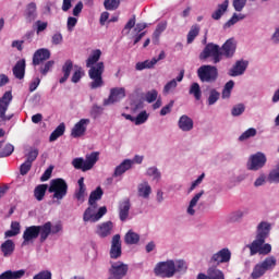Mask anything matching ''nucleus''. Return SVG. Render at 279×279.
Returning a JSON list of instances; mask_svg holds the SVG:
<instances>
[{"label":"nucleus","mask_w":279,"mask_h":279,"mask_svg":"<svg viewBox=\"0 0 279 279\" xmlns=\"http://www.w3.org/2000/svg\"><path fill=\"white\" fill-rule=\"evenodd\" d=\"M101 58V50L96 49L93 50L92 54L86 60V66L88 70V76L93 80V82L89 84V88L92 90H95L97 88H101L104 86V71L106 70V66L104 65V62H99V59Z\"/></svg>","instance_id":"f257e3e1"},{"label":"nucleus","mask_w":279,"mask_h":279,"mask_svg":"<svg viewBox=\"0 0 279 279\" xmlns=\"http://www.w3.org/2000/svg\"><path fill=\"white\" fill-rule=\"evenodd\" d=\"M270 230L271 226L267 222H260L258 225L256 239L248 245L251 256H254L258 253L267 255L271 252V244H265V239L269 236Z\"/></svg>","instance_id":"f03ea898"},{"label":"nucleus","mask_w":279,"mask_h":279,"mask_svg":"<svg viewBox=\"0 0 279 279\" xmlns=\"http://www.w3.org/2000/svg\"><path fill=\"white\" fill-rule=\"evenodd\" d=\"M49 232H50V227L49 225H41V226H31L26 227V229L23 232L22 239V245H28L32 243V241H36L39 236L40 243H45L47 239H49Z\"/></svg>","instance_id":"7ed1b4c3"},{"label":"nucleus","mask_w":279,"mask_h":279,"mask_svg":"<svg viewBox=\"0 0 279 279\" xmlns=\"http://www.w3.org/2000/svg\"><path fill=\"white\" fill-rule=\"evenodd\" d=\"M197 77L203 84H215L219 78V70L215 65H202L197 69Z\"/></svg>","instance_id":"20e7f679"},{"label":"nucleus","mask_w":279,"mask_h":279,"mask_svg":"<svg viewBox=\"0 0 279 279\" xmlns=\"http://www.w3.org/2000/svg\"><path fill=\"white\" fill-rule=\"evenodd\" d=\"M48 192L53 193V199H64L69 193V184L62 178L51 180Z\"/></svg>","instance_id":"39448f33"},{"label":"nucleus","mask_w":279,"mask_h":279,"mask_svg":"<svg viewBox=\"0 0 279 279\" xmlns=\"http://www.w3.org/2000/svg\"><path fill=\"white\" fill-rule=\"evenodd\" d=\"M208 58H211L214 64H219L221 62V47L213 43L207 44L199 53V60L206 61Z\"/></svg>","instance_id":"423d86ee"},{"label":"nucleus","mask_w":279,"mask_h":279,"mask_svg":"<svg viewBox=\"0 0 279 279\" xmlns=\"http://www.w3.org/2000/svg\"><path fill=\"white\" fill-rule=\"evenodd\" d=\"M97 206L98 205H89V207L85 209L83 214V221H85V223H87V221L97 223V221H99V219H101V217L108 213V208L106 206L100 207L96 213Z\"/></svg>","instance_id":"0eeeda50"},{"label":"nucleus","mask_w":279,"mask_h":279,"mask_svg":"<svg viewBox=\"0 0 279 279\" xmlns=\"http://www.w3.org/2000/svg\"><path fill=\"white\" fill-rule=\"evenodd\" d=\"M130 271V266L123 262H111V266L108 270V279H124Z\"/></svg>","instance_id":"6e6552de"},{"label":"nucleus","mask_w":279,"mask_h":279,"mask_svg":"<svg viewBox=\"0 0 279 279\" xmlns=\"http://www.w3.org/2000/svg\"><path fill=\"white\" fill-rule=\"evenodd\" d=\"M155 274L156 276H160V278H173V276H175V262L171 259L167 262H160L155 267Z\"/></svg>","instance_id":"1a4fd4ad"},{"label":"nucleus","mask_w":279,"mask_h":279,"mask_svg":"<svg viewBox=\"0 0 279 279\" xmlns=\"http://www.w3.org/2000/svg\"><path fill=\"white\" fill-rule=\"evenodd\" d=\"M12 92H5L0 98V125L5 123L7 121H11L12 114L7 116L8 109L10 108V104H12Z\"/></svg>","instance_id":"9d476101"},{"label":"nucleus","mask_w":279,"mask_h":279,"mask_svg":"<svg viewBox=\"0 0 279 279\" xmlns=\"http://www.w3.org/2000/svg\"><path fill=\"white\" fill-rule=\"evenodd\" d=\"M267 165V156L264 153L257 151L250 156L246 167L248 171H259Z\"/></svg>","instance_id":"9b49d317"},{"label":"nucleus","mask_w":279,"mask_h":279,"mask_svg":"<svg viewBox=\"0 0 279 279\" xmlns=\"http://www.w3.org/2000/svg\"><path fill=\"white\" fill-rule=\"evenodd\" d=\"M231 258H232V253L230 252V250L222 248L211 256L209 263L210 265H216V267H219V265L223 263H230Z\"/></svg>","instance_id":"f8f14e48"},{"label":"nucleus","mask_w":279,"mask_h":279,"mask_svg":"<svg viewBox=\"0 0 279 279\" xmlns=\"http://www.w3.org/2000/svg\"><path fill=\"white\" fill-rule=\"evenodd\" d=\"M23 16L26 23H34L38 19V4L36 2L27 3L23 11Z\"/></svg>","instance_id":"ddd939ff"},{"label":"nucleus","mask_w":279,"mask_h":279,"mask_svg":"<svg viewBox=\"0 0 279 279\" xmlns=\"http://www.w3.org/2000/svg\"><path fill=\"white\" fill-rule=\"evenodd\" d=\"M125 97V88L116 87L110 89V95L108 99L104 100V106H110L112 104H117V101H121Z\"/></svg>","instance_id":"4468645a"},{"label":"nucleus","mask_w":279,"mask_h":279,"mask_svg":"<svg viewBox=\"0 0 279 279\" xmlns=\"http://www.w3.org/2000/svg\"><path fill=\"white\" fill-rule=\"evenodd\" d=\"M90 125V119H81L72 129L71 136L73 138H80L86 134V130Z\"/></svg>","instance_id":"2eb2a0df"},{"label":"nucleus","mask_w":279,"mask_h":279,"mask_svg":"<svg viewBox=\"0 0 279 279\" xmlns=\"http://www.w3.org/2000/svg\"><path fill=\"white\" fill-rule=\"evenodd\" d=\"M51 58V51L47 48H41L35 51L33 54V66H40L46 60Z\"/></svg>","instance_id":"dca6fc26"},{"label":"nucleus","mask_w":279,"mask_h":279,"mask_svg":"<svg viewBox=\"0 0 279 279\" xmlns=\"http://www.w3.org/2000/svg\"><path fill=\"white\" fill-rule=\"evenodd\" d=\"M235 52H236V43H234V39L230 38L220 48L221 60L223 58H232Z\"/></svg>","instance_id":"f3484780"},{"label":"nucleus","mask_w":279,"mask_h":279,"mask_svg":"<svg viewBox=\"0 0 279 279\" xmlns=\"http://www.w3.org/2000/svg\"><path fill=\"white\" fill-rule=\"evenodd\" d=\"M250 62L245 60H239L229 70L228 75L230 77H239V75H243L245 71H247Z\"/></svg>","instance_id":"a211bd4d"},{"label":"nucleus","mask_w":279,"mask_h":279,"mask_svg":"<svg viewBox=\"0 0 279 279\" xmlns=\"http://www.w3.org/2000/svg\"><path fill=\"white\" fill-rule=\"evenodd\" d=\"M121 235L116 234L111 240L110 258L117 260V258H121Z\"/></svg>","instance_id":"6ab92c4d"},{"label":"nucleus","mask_w":279,"mask_h":279,"mask_svg":"<svg viewBox=\"0 0 279 279\" xmlns=\"http://www.w3.org/2000/svg\"><path fill=\"white\" fill-rule=\"evenodd\" d=\"M114 228V225L112 221H106L97 226L96 228V234L100 236V239H106V236H110L112 234V229Z\"/></svg>","instance_id":"aec40b11"},{"label":"nucleus","mask_w":279,"mask_h":279,"mask_svg":"<svg viewBox=\"0 0 279 279\" xmlns=\"http://www.w3.org/2000/svg\"><path fill=\"white\" fill-rule=\"evenodd\" d=\"M132 205L130 204V198H125L119 205V218L122 221H126L128 217H130V208Z\"/></svg>","instance_id":"412c9836"},{"label":"nucleus","mask_w":279,"mask_h":279,"mask_svg":"<svg viewBox=\"0 0 279 279\" xmlns=\"http://www.w3.org/2000/svg\"><path fill=\"white\" fill-rule=\"evenodd\" d=\"M193 119H191L189 116L183 114L180 117L178 122L179 130L182 132H191V130H193Z\"/></svg>","instance_id":"4be33fe9"},{"label":"nucleus","mask_w":279,"mask_h":279,"mask_svg":"<svg viewBox=\"0 0 279 279\" xmlns=\"http://www.w3.org/2000/svg\"><path fill=\"white\" fill-rule=\"evenodd\" d=\"M14 250H16V244H14V241L12 240H7L0 245V251L4 258L12 256L14 254Z\"/></svg>","instance_id":"5701e85b"},{"label":"nucleus","mask_w":279,"mask_h":279,"mask_svg":"<svg viewBox=\"0 0 279 279\" xmlns=\"http://www.w3.org/2000/svg\"><path fill=\"white\" fill-rule=\"evenodd\" d=\"M25 59L19 60L13 66V75L16 80L25 78Z\"/></svg>","instance_id":"b1692460"},{"label":"nucleus","mask_w":279,"mask_h":279,"mask_svg":"<svg viewBox=\"0 0 279 279\" xmlns=\"http://www.w3.org/2000/svg\"><path fill=\"white\" fill-rule=\"evenodd\" d=\"M99 161V151H93L90 154H87L85 156V166L84 169H87V171H90L95 165Z\"/></svg>","instance_id":"393cba45"},{"label":"nucleus","mask_w":279,"mask_h":279,"mask_svg":"<svg viewBox=\"0 0 279 279\" xmlns=\"http://www.w3.org/2000/svg\"><path fill=\"white\" fill-rule=\"evenodd\" d=\"M63 76L59 80L60 84H64L69 77H71V71H73V61L71 59L66 60L61 68Z\"/></svg>","instance_id":"a878e982"},{"label":"nucleus","mask_w":279,"mask_h":279,"mask_svg":"<svg viewBox=\"0 0 279 279\" xmlns=\"http://www.w3.org/2000/svg\"><path fill=\"white\" fill-rule=\"evenodd\" d=\"M137 195L144 199H149V195H151V185H149L147 181L140 183L137 186Z\"/></svg>","instance_id":"bb28decb"},{"label":"nucleus","mask_w":279,"mask_h":279,"mask_svg":"<svg viewBox=\"0 0 279 279\" xmlns=\"http://www.w3.org/2000/svg\"><path fill=\"white\" fill-rule=\"evenodd\" d=\"M130 169H132V160L125 159L114 169L113 178H119L120 175H123V173H125V171H130Z\"/></svg>","instance_id":"cd10ccee"},{"label":"nucleus","mask_w":279,"mask_h":279,"mask_svg":"<svg viewBox=\"0 0 279 279\" xmlns=\"http://www.w3.org/2000/svg\"><path fill=\"white\" fill-rule=\"evenodd\" d=\"M25 277V269L5 270L0 275V279H21Z\"/></svg>","instance_id":"c85d7f7f"},{"label":"nucleus","mask_w":279,"mask_h":279,"mask_svg":"<svg viewBox=\"0 0 279 279\" xmlns=\"http://www.w3.org/2000/svg\"><path fill=\"white\" fill-rule=\"evenodd\" d=\"M101 197H104V190H101V186H98L89 194L88 206H97V202H99Z\"/></svg>","instance_id":"c756f323"},{"label":"nucleus","mask_w":279,"mask_h":279,"mask_svg":"<svg viewBox=\"0 0 279 279\" xmlns=\"http://www.w3.org/2000/svg\"><path fill=\"white\" fill-rule=\"evenodd\" d=\"M228 5H230L229 0H225L223 3L218 4V9L211 14V19H214V21H219V19L228 12Z\"/></svg>","instance_id":"7c9ffc66"},{"label":"nucleus","mask_w":279,"mask_h":279,"mask_svg":"<svg viewBox=\"0 0 279 279\" xmlns=\"http://www.w3.org/2000/svg\"><path fill=\"white\" fill-rule=\"evenodd\" d=\"M207 279H226L223 271L217 268V265H213L207 269Z\"/></svg>","instance_id":"2f4dec72"},{"label":"nucleus","mask_w":279,"mask_h":279,"mask_svg":"<svg viewBox=\"0 0 279 279\" xmlns=\"http://www.w3.org/2000/svg\"><path fill=\"white\" fill-rule=\"evenodd\" d=\"M167 29V22H161L157 25L155 32L153 33L154 45H160V35Z\"/></svg>","instance_id":"473e14b6"},{"label":"nucleus","mask_w":279,"mask_h":279,"mask_svg":"<svg viewBox=\"0 0 279 279\" xmlns=\"http://www.w3.org/2000/svg\"><path fill=\"white\" fill-rule=\"evenodd\" d=\"M158 64V60L156 58H153L151 60H145L143 62H137L135 64L136 71H144V69H154Z\"/></svg>","instance_id":"72a5a7b5"},{"label":"nucleus","mask_w":279,"mask_h":279,"mask_svg":"<svg viewBox=\"0 0 279 279\" xmlns=\"http://www.w3.org/2000/svg\"><path fill=\"white\" fill-rule=\"evenodd\" d=\"M141 241V235L138 233L129 230L128 233L124 235V242L126 245H136Z\"/></svg>","instance_id":"f704fd0d"},{"label":"nucleus","mask_w":279,"mask_h":279,"mask_svg":"<svg viewBox=\"0 0 279 279\" xmlns=\"http://www.w3.org/2000/svg\"><path fill=\"white\" fill-rule=\"evenodd\" d=\"M47 189H49L47 184H39L35 187L34 196H35V199H37V202H43V199H45Z\"/></svg>","instance_id":"c9c22d12"},{"label":"nucleus","mask_w":279,"mask_h":279,"mask_svg":"<svg viewBox=\"0 0 279 279\" xmlns=\"http://www.w3.org/2000/svg\"><path fill=\"white\" fill-rule=\"evenodd\" d=\"M65 130L66 126L64 125V123L59 124L58 128L50 134V143H53V141H58L60 136H63Z\"/></svg>","instance_id":"e433bc0d"},{"label":"nucleus","mask_w":279,"mask_h":279,"mask_svg":"<svg viewBox=\"0 0 279 279\" xmlns=\"http://www.w3.org/2000/svg\"><path fill=\"white\" fill-rule=\"evenodd\" d=\"M202 195H204V190H202L199 193H197L190 202V205L187 207V214L189 215H195V206H197V202L202 198Z\"/></svg>","instance_id":"4c0bfd02"},{"label":"nucleus","mask_w":279,"mask_h":279,"mask_svg":"<svg viewBox=\"0 0 279 279\" xmlns=\"http://www.w3.org/2000/svg\"><path fill=\"white\" fill-rule=\"evenodd\" d=\"M119 5H121V0H105L104 8L109 12H114V10H119Z\"/></svg>","instance_id":"58836bf2"},{"label":"nucleus","mask_w":279,"mask_h":279,"mask_svg":"<svg viewBox=\"0 0 279 279\" xmlns=\"http://www.w3.org/2000/svg\"><path fill=\"white\" fill-rule=\"evenodd\" d=\"M197 36H199V25L195 24L191 27L190 32L187 33V45L193 44Z\"/></svg>","instance_id":"ea45409f"},{"label":"nucleus","mask_w":279,"mask_h":279,"mask_svg":"<svg viewBox=\"0 0 279 279\" xmlns=\"http://www.w3.org/2000/svg\"><path fill=\"white\" fill-rule=\"evenodd\" d=\"M189 93L194 96L196 101H199V99H202V87H199V83H193Z\"/></svg>","instance_id":"a19ab883"},{"label":"nucleus","mask_w":279,"mask_h":279,"mask_svg":"<svg viewBox=\"0 0 279 279\" xmlns=\"http://www.w3.org/2000/svg\"><path fill=\"white\" fill-rule=\"evenodd\" d=\"M54 64H56V61L53 60L47 61L46 63H40V66H39L40 74L46 76L47 73L51 72Z\"/></svg>","instance_id":"79ce46f5"},{"label":"nucleus","mask_w":279,"mask_h":279,"mask_svg":"<svg viewBox=\"0 0 279 279\" xmlns=\"http://www.w3.org/2000/svg\"><path fill=\"white\" fill-rule=\"evenodd\" d=\"M266 272H267V270L260 264H257L253 268L251 278H253V279L263 278V276H265Z\"/></svg>","instance_id":"37998d69"},{"label":"nucleus","mask_w":279,"mask_h":279,"mask_svg":"<svg viewBox=\"0 0 279 279\" xmlns=\"http://www.w3.org/2000/svg\"><path fill=\"white\" fill-rule=\"evenodd\" d=\"M221 97V94L217 92V89H210L209 97L207 99L208 106H215L217 101H219V98Z\"/></svg>","instance_id":"c03bdc74"},{"label":"nucleus","mask_w":279,"mask_h":279,"mask_svg":"<svg viewBox=\"0 0 279 279\" xmlns=\"http://www.w3.org/2000/svg\"><path fill=\"white\" fill-rule=\"evenodd\" d=\"M85 165H86V161L82 157H76L72 160V166L74 167V169H77L84 172L88 171V169H84Z\"/></svg>","instance_id":"a18cd8bd"},{"label":"nucleus","mask_w":279,"mask_h":279,"mask_svg":"<svg viewBox=\"0 0 279 279\" xmlns=\"http://www.w3.org/2000/svg\"><path fill=\"white\" fill-rule=\"evenodd\" d=\"M276 257L271 256L267 257L260 265L266 271H269V269H274V267H276Z\"/></svg>","instance_id":"49530a36"},{"label":"nucleus","mask_w":279,"mask_h":279,"mask_svg":"<svg viewBox=\"0 0 279 279\" xmlns=\"http://www.w3.org/2000/svg\"><path fill=\"white\" fill-rule=\"evenodd\" d=\"M34 27H35V32H36L37 35L43 34V32H45L47 29V27H49V23L37 20L34 23Z\"/></svg>","instance_id":"de8ad7c7"},{"label":"nucleus","mask_w":279,"mask_h":279,"mask_svg":"<svg viewBox=\"0 0 279 279\" xmlns=\"http://www.w3.org/2000/svg\"><path fill=\"white\" fill-rule=\"evenodd\" d=\"M12 154H14V145L8 143L0 151V158H8V156H12Z\"/></svg>","instance_id":"09e8293b"},{"label":"nucleus","mask_w":279,"mask_h":279,"mask_svg":"<svg viewBox=\"0 0 279 279\" xmlns=\"http://www.w3.org/2000/svg\"><path fill=\"white\" fill-rule=\"evenodd\" d=\"M50 228V231L48 232V236L50 234H58V232H62V225L61 223H57V225H52L51 221H47L46 223H44V226H47Z\"/></svg>","instance_id":"8fccbe9b"},{"label":"nucleus","mask_w":279,"mask_h":279,"mask_svg":"<svg viewBox=\"0 0 279 279\" xmlns=\"http://www.w3.org/2000/svg\"><path fill=\"white\" fill-rule=\"evenodd\" d=\"M253 136H256V129L251 128L240 135L239 141H247V138H253Z\"/></svg>","instance_id":"3c124183"},{"label":"nucleus","mask_w":279,"mask_h":279,"mask_svg":"<svg viewBox=\"0 0 279 279\" xmlns=\"http://www.w3.org/2000/svg\"><path fill=\"white\" fill-rule=\"evenodd\" d=\"M174 269L178 272H185L189 269V266H186V262H184V259H178L174 263Z\"/></svg>","instance_id":"603ef678"},{"label":"nucleus","mask_w":279,"mask_h":279,"mask_svg":"<svg viewBox=\"0 0 279 279\" xmlns=\"http://www.w3.org/2000/svg\"><path fill=\"white\" fill-rule=\"evenodd\" d=\"M145 99H146L147 104H154V101H156V99H158V90L151 89V90L147 92L145 95Z\"/></svg>","instance_id":"864d4df0"},{"label":"nucleus","mask_w":279,"mask_h":279,"mask_svg":"<svg viewBox=\"0 0 279 279\" xmlns=\"http://www.w3.org/2000/svg\"><path fill=\"white\" fill-rule=\"evenodd\" d=\"M149 119V114H147V111H142L137 114L135 118V125H143Z\"/></svg>","instance_id":"5fc2aeb1"},{"label":"nucleus","mask_w":279,"mask_h":279,"mask_svg":"<svg viewBox=\"0 0 279 279\" xmlns=\"http://www.w3.org/2000/svg\"><path fill=\"white\" fill-rule=\"evenodd\" d=\"M244 215H247V210H236V211H233L230 216V221H241V219H243V216Z\"/></svg>","instance_id":"6e6d98bb"},{"label":"nucleus","mask_w":279,"mask_h":279,"mask_svg":"<svg viewBox=\"0 0 279 279\" xmlns=\"http://www.w3.org/2000/svg\"><path fill=\"white\" fill-rule=\"evenodd\" d=\"M243 112H245V105H243V104H239V105L234 106L231 110L232 117H241V114H243Z\"/></svg>","instance_id":"4d7b16f0"},{"label":"nucleus","mask_w":279,"mask_h":279,"mask_svg":"<svg viewBox=\"0 0 279 279\" xmlns=\"http://www.w3.org/2000/svg\"><path fill=\"white\" fill-rule=\"evenodd\" d=\"M174 88H178V81H175V78L165 85L163 93L169 94L171 90H174Z\"/></svg>","instance_id":"13d9d810"},{"label":"nucleus","mask_w":279,"mask_h":279,"mask_svg":"<svg viewBox=\"0 0 279 279\" xmlns=\"http://www.w3.org/2000/svg\"><path fill=\"white\" fill-rule=\"evenodd\" d=\"M31 170H32V162L27 160L20 166L21 175H27V173H29Z\"/></svg>","instance_id":"bf43d9fd"},{"label":"nucleus","mask_w":279,"mask_h":279,"mask_svg":"<svg viewBox=\"0 0 279 279\" xmlns=\"http://www.w3.org/2000/svg\"><path fill=\"white\" fill-rule=\"evenodd\" d=\"M85 195H86V187H78L74 193V197L77 199V202H82V203H84Z\"/></svg>","instance_id":"052dcab7"},{"label":"nucleus","mask_w":279,"mask_h":279,"mask_svg":"<svg viewBox=\"0 0 279 279\" xmlns=\"http://www.w3.org/2000/svg\"><path fill=\"white\" fill-rule=\"evenodd\" d=\"M247 0H233V8L235 12H243V8H245Z\"/></svg>","instance_id":"680f3d73"},{"label":"nucleus","mask_w":279,"mask_h":279,"mask_svg":"<svg viewBox=\"0 0 279 279\" xmlns=\"http://www.w3.org/2000/svg\"><path fill=\"white\" fill-rule=\"evenodd\" d=\"M38 154H39L38 148H34L29 150V153L26 155V161L33 165L36 158H38Z\"/></svg>","instance_id":"e2e57ef3"},{"label":"nucleus","mask_w":279,"mask_h":279,"mask_svg":"<svg viewBox=\"0 0 279 279\" xmlns=\"http://www.w3.org/2000/svg\"><path fill=\"white\" fill-rule=\"evenodd\" d=\"M82 77H84V72L82 71V68H80L78 70H76L72 77H71V82L73 84H77L80 82V80H82Z\"/></svg>","instance_id":"0e129e2a"},{"label":"nucleus","mask_w":279,"mask_h":279,"mask_svg":"<svg viewBox=\"0 0 279 279\" xmlns=\"http://www.w3.org/2000/svg\"><path fill=\"white\" fill-rule=\"evenodd\" d=\"M147 175L153 177L154 180H160V177H161L160 171H158V168L156 167L148 168Z\"/></svg>","instance_id":"69168bd1"},{"label":"nucleus","mask_w":279,"mask_h":279,"mask_svg":"<svg viewBox=\"0 0 279 279\" xmlns=\"http://www.w3.org/2000/svg\"><path fill=\"white\" fill-rule=\"evenodd\" d=\"M104 112V108L101 106L94 105L90 110V117L93 119H97Z\"/></svg>","instance_id":"338daca9"},{"label":"nucleus","mask_w":279,"mask_h":279,"mask_svg":"<svg viewBox=\"0 0 279 279\" xmlns=\"http://www.w3.org/2000/svg\"><path fill=\"white\" fill-rule=\"evenodd\" d=\"M33 279H51V271L43 270L39 274L35 275Z\"/></svg>","instance_id":"774afa93"}]
</instances>
